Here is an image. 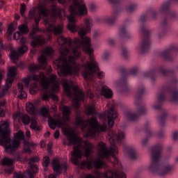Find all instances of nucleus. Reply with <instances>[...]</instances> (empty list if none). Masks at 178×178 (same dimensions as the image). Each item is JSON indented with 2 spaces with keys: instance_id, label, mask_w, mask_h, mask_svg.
I'll list each match as a JSON object with an SVG mask.
<instances>
[{
  "instance_id": "obj_1",
  "label": "nucleus",
  "mask_w": 178,
  "mask_h": 178,
  "mask_svg": "<svg viewBox=\"0 0 178 178\" xmlns=\"http://www.w3.org/2000/svg\"><path fill=\"white\" fill-rule=\"evenodd\" d=\"M85 29L79 31L80 38H75L74 41L70 38L59 36L57 42L60 45V57L54 65L58 70V74L60 77L78 76L82 70V76L86 81L85 88L86 95L90 99V104L86 106L88 115H98L104 120H108V126L111 129L114 126V121L118 118L115 109L117 106L115 101H109L106 104V111L97 113L96 107L97 100L104 97L111 99L113 91L106 86H102L95 81V78L102 79L105 76L104 72L99 71L98 62L94 58V49L91 47V39L87 34L91 33L92 19L86 17L84 19Z\"/></svg>"
},
{
  "instance_id": "obj_2",
  "label": "nucleus",
  "mask_w": 178,
  "mask_h": 178,
  "mask_svg": "<svg viewBox=\"0 0 178 178\" xmlns=\"http://www.w3.org/2000/svg\"><path fill=\"white\" fill-rule=\"evenodd\" d=\"M63 5L65 7L69 6L70 15H67L68 20L67 28L72 33L78 32L79 34L81 29H86L83 26L76 25L77 16H84L87 15V7L83 3V0H43V2L39 5V13L37 15V10L35 8L29 11V18L34 19L35 26H33L32 31L29 33L31 39V45L33 48L43 47L46 43L45 38L41 35H38L40 32V21L41 17H44V24L47 32L53 33L55 35H60L63 32V26H56V18L60 20L66 18V13L65 10L58 7V3Z\"/></svg>"
},
{
  "instance_id": "obj_3",
  "label": "nucleus",
  "mask_w": 178,
  "mask_h": 178,
  "mask_svg": "<svg viewBox=\"0 0 178 178\" xmlns=\"http://www.w3.org/2000/svg\"><path fill=\"white\" fill-rule=\"evenodd\" d=\"M177 71L178 65L175 68L170 70H166L164 65H159L156 67H151L149 70L144 71L142 73V77L143 79H149L152 83H155L157 79L156 72L165 79V82L159 92L156 100L153 105L154 110L159 111L158 120L161 127L165 126L168 115L167 111L162 108L163 103L166 101L178 103V87L173 88V86H175L178 82L176 76Z\"/></svg>"
},
{
  "instance_id": "obj_4",
  "label": "nucleus",
  "mask_w": 178,
  "mask_h": 178,
  "mask_svg": "<svg viewBox=\"0 0 178 178\" xmlns=\"http://www.w3.org/2000/svg\"><path fill=\"white\" fill-rule=\"evenodd\" d=\"M54 58V49L52 47H47L42 50V54L38 58L39 64L31 63L29 66V70L31 73L29 77L22 79L23 83L27 88H30V92L32 95L35 94L38 90V83L42 86L43 90L45 92L42 98L44 101H48L51 99L53 101L58 102V95H55V88L54 86L58 85V76L51 74L50 77H47L45 73L40 72L39 74H35L38 71L45 70L47 68L48 58ZM34 81L31 85V82ZM31 86V87H30Z\"/></svg>"
},
{
  "instance_id": "obj_5",
  "label": "nucleus",
  "mask_w": 178,
  "mask_h": 178,
  "mask_svg": "<svg viewBox=\"0 0 178 178\" xmlns=\"http://www.w3.org/2000/svg\"><path fill=\"white\" fill-rule=\"evenodd\" d=\"M10 122L8 120L0 122V145L4 147L6 152L16 150L21 145V141L25 140V133L22 130L17 132L15 139L10 138Z\"/></svg>"
},
{
  "instance_id": "obj_6",
  "label": "nucleus",
  "mask_w": 178,
  "mask_h": 178,
  "mask_svg": "<svg viewBox=\"0 0 178 178\" xmlns=\"http://www.w3.org/2000/svg\"><path fill=\"white\" fill-rule=\"evenodd\" d=\"M163 148V145L160 143L156 144L151 148V160L149 165L147 166V170L153 175L163 176L173 170V165L162 163Z\"/></svg>"
},
{
  "instance_id": "obj_7",
  "label": "nucleus",
  "mask_w": 178,
  "mask_h": 178,
  "mask_svg": "<svg viewBox=\"0 0 178 178\" xmlns=\"http://www.w3.org/2000/svg\"><path fill=\"white\" fill-rule=\"evenodd\" d=\"M88 124L90 127L87 129ZM75 126L76 127H80L83 132L87 129L85 132L86 138H95L97 136H99V134L105 133L108 130L107 124H99L98 120L95 117L91 118L90 120H85L81 113H79L75 118Z\"/></svg>"
},
{
  "instance_id": "obj_8",
  "label": "nucleus",
  "mask_w": 178,
  "mask_h": 178,
  "mask_svg": "<svg viewBox=\"0 0 178 178\" xmlns=\"http://www.w3.org/2000/svg\"><path fill=\"white\" fill-rule=\"evenodd\" d=\"M178 3V0H167L163 2L159 10V13L165 15L161 18L157 37L159 39H162L169 31L170 28V19H176L177 14L175 11L171 10V6Z\"/></svg>"
},
{
  "instance_id": "obj_9",
  "label": "nucleus",
  "mask_w": 178,
  "mask_h": 178,
  "mask_svg": "<svg viewBox=\"0 0 178 178\" xmlns=\"http://www.w3.org/2000/svg\"><path fill=\"white\" fill-rule=\"evenodd\" d=\"M158 15L159 12L152 9L147 14H142L139 17V22L141 24L140 27L141 40L137 47V49L140 54H145L148 53L152 45L150 41V31L147 29L145 23L147 19L148 16H150L152 19H156Z\"/></svg>"
},
{
  "instance_id": "obj_10",
  "label": "nucleus",
  "mask_w": 178,
  "mask_h": 178,
  "mask_svg": "<svg viewBox=\"0 0 178 178\" xmlns=\"http://www.w3.org/2000/svg\"><path fill=\"white\" fill-rule=\"evenodd\" d=\"M61 83L65 95L71 99L74 104V107L80 108L81 102H84L86 95L82 90L79 89V86H74V82L71 79H61Z\"/></svg>"
},
{
  "instance_id": "obj_11",
  "label": "nucleus",
  "mask_w": 178,
  "mask_h": 178,
  "mask_svg": "<svg viewBox=\"0 0 178 178\" xmlns=\"http://www.w3.org/2000/svg\"><path fill=\"white\" fill-rule=\"evenodd\" d=\"M19 31H17L13 35L15 40H20V43L22 44L17 50H12L10 52V58L14 63L19 60V58L25 54L28 51V47L25 44L27 42V39L24 36L30 32L29 27L27 24H22L18 27Z\"/></svg>"
},
{
  "instance_id": "obj_12",
  "label": "nucleus",
  "mask_w": 178,
  "mask_h": 178,
  "mask_svg": "<svg viewBox=\"0 0 178 178\" xmlns=\"http://www.w3.org/2000/svg\"><path fill=\"white\" fill-rule=\"evenodd\" d=\"M145 92V88L143 84L138 86L136 95V112L128 111L126 113V117L128 121L131 122H137L139 117L144 115L147 113V107L145 103L142 101L143 95Z\"/></svg>"
},
{
  "instance_id": "obj_13",
  "label": "nucleus",
  "mask_w": 178,
  "mask_h": 178,
  "mask_svg": "<svg viewBox=\"0 0 178 178\" xmlns=\"http://www.w3.org/2000/svg\"><path fill=\"white\" fill-rule=\"evenodd\" d=\"M120 72L121 74V77L115 81V85L118 88L119 92L123 94L128 93L129 88L127 82V78L129 75L136 76L138 72V68L134 67L129 70H126L124 67H120Z\"/></svg>"
},
{
  "instance_id": "obj_14",
  "label": "nucleus",
  "mask_w": 178,
  "mask_h": 178,
  "mask_svg": "<svg viewBox=\"0 0 178 178\" xmlns=\"http://www.w3.org/2000/svg\"><path fill=\"white\" fill-rule=\"evenodd\" d=\"M25 160L28 161L29 169L24 173L15 172L13 178H34V174H36L38 170V165L35 163L40 161V159L38 156H32L29 159L25 157Z\"/></svg>"
},
{
  "instance_id": "obj_15",
  "label": "nucleus",
  "mask_w": 178,
  "mask_h": 178,
  "mask_svg": "<svg viewBox=\"0 0 178 178\" xmlns=\"http://www.w3.org/2000/svg\"><path fill=\"white\" fill-rule=\"evenodd\" d=\"M108 1L113 5V8L111 16L104 17V24L109 26H113L123 10L121 6L123 0H108Z\"/></svg>"
},
{
  "instance_id": "obj_16",
  "label": "nucleus",
  "mask_w": 178,
  "mask_h": 178,
  "mask_svg": "<svg viewBox=\"0 0 178 178\" xmlns=\"http://www.w3.org/2000/svg\"><path fill=\"white\" fill-rule=\"evenodd\" d=\"M72 106H63L62 112L63 120L50 118L48 120V124L50 129L55 130L56 127H63L66 122H70V115L72 114Z\"/></svg>"
},
{
  "instance_id": "obj_17",
  "label": "nucleus",
  "mask_w": 178,
  "mask_h": 178,
  "mask_svg": "<svg viewBox=\"0 0 178 178\" xmlns=\"http://www.w3.org/2000/svg\"><path fill=\"white\" fill-rule=\"evenodd\" d=\"M17 74L16 67H10L7 73V79L6 81V86L3 88L0 89V98H3L9 91L12 87L13 83L15 81ZM3 79V72L0 69V83H1Z\"/></svg>"
},
{
  "instance_id": "obj_18",
  "label": "nucleus",
  "mask_w": 178,
  "mask_h": 178,
  "mask_svg": "<svg viewBox=\"0 0 178 178\" xmlns=\"http://www.w3.org/2000/svg\"><path fill=\"white\" fill-rule=\"evenodd\" d=\"M83 178H127V175L124 171H95L94 175L91 174H83Z\"/></svg>"
},
{
  "instance_id": "obj_19",
  "label": "nucleus",
  "mask_w": 178,
  "mask_h": 178,
  "mask_svg": "<svg viewBox=\"0 0 178 178\" xmlns=\"http://www.w3.org/2000/svg\"><path fill=\"white\" fill-rule=\"evenodd\" d=\"M51 165L56 174H50L49 178H56L63 172L67 171V161L66 160L60 162L58 159H53Z\"/></svg>"
},
{
  "instance_id": "obj_20",
  "label": "nucleus",
  "mask_w": 178,
  "mask_h": 178,
  "mask_svg": "<svg viewBox=\"0 0 178 178\" xmlns=\"http://www.w3.org/2000/svg\"><path fill=\"white\" fill-rule=\"evenodd\" d=\"M173 52H178V44H172L159 52V56L164 60L172 63L175 60L172 56Z\"/></svg>"
},
{
  "instance_id": "obj_21",
  "label": "nucleus",
  "mask_w": 178,
  "mask_h": 178,
  "mask_svg": "<svg viewBox=\"0 0 178 178\" xmlns=\"http://www.w3.org/2000/svg\"><path fill=\"white\" fill-rule=\"evenodd\" d=\"M15 159L4 156L1 160V164L3 167V172L7 175H11L14 172Z\"/></svg>"
},
{
  "instance_id": "obj_22",
  "label": "nucleus",
  "mask_w": 178,
  "mask_h": 178,
  "mask_svg": "<svg viewBox=\"0 0 178 178\" xmlns=\"http://www.w3.org/2000/svg\"><path fill=\"white\" fill-rule=\"evenodd\" d=\"M131 24V19L128 18L124 20V24L120 29L119 37L122 40H129L131 38V35L127 31L128 27Z\"/></svg>"
},
{
  "instance_id": "obj_23",
  "label": "nucleus",
  "mask_w": 178,
  "mask_h": 178,
  "mask_svg": "<svg viewBox=\"0 0 178 178\" xmlns=\"http://www.w3.org/2000/svg\"><path fill=\"white\" fill-rule=\"evenodd\" d=\"M41 101L40 99H36L33 102H27L26 104L27 112L32 115H35L38 111V107Z\"/></svg>"
},
{
  "instance_id": "obj_24",
  "label": "nucleus",
  "mask_w": 178,
  "mask_h": 178,
  "mask_svg": "<svg viewBox=\"0 0 178 178\" xmlns=\"http://www.w3.org/2000/svg\"><path fill=\"white\" fill-rule=\"evenodd\" d=\"M149 122H146L144 126V130L145 131V138L142 140V145L147 146L148 141L154 136V133L149 129Z\"/></svg>"
},
{
  "instance_id": "obj_25",
  "label": "nucleus",
  "mask_w": 178,
  "mask_h": 178,
  "mask_svg": "<svg viewBox=\"0 0 178 178\" xmlns=\"http://www.w3.org/2000/svg\"><path fill=\"white\" fill-rule=\"evenodd\" d=\"M36 147V143L25 140L24 145V151L25 153L31 154Z\"/></svg>"
},
{
  "instance_id": "obj_26",
  "label": "nucleus",
  "mask_w": 178,
  "mask_h": 178,
  "mask_svg": "<svg viewBox=\"0 0 178 178\" xmlns=\"http://www.w3.org/2000/svg\"><path fill=\"white\" fill-rule=\"evenodd\" d=\"M138 8V4L135 2H129L126 4L125 10L128 13H132Z\"/></svg>"
},
{
  "instance_id": "obj_27",
  "label": "nucleus",
  "mask_w": 178,
  "mask_h": 178,
  "mask_svg": "<svg viewBox=\"0 0 178 178\" xmlns=\"http://www.w3.org/2000/svg\"><path fill=\"white\" fill-rule=\"evenodd\" d=\"M19 97L20 99L27 98V94L24 90V85L22 83H18Z\"/></svg>"
},
{
  "instance_id": "obj_28",
  "label": "nucleus",
  "mask_w": 178,
  "mask_h": 178,
  "mask_svg": "<svg viewBox=\"0 0 178 178\" xmlns=\"http://www.w3.org/2000/svg\"><path fill=\"white\" fill-rule=\"evenodd\" d=\"M39 114L43 118H48L49 115V108L47 106H42L39 110Z\"/></svg>"
},
{
  "instance_id": "obj_29",
  "label": "nucleus",
  "mask_w": 178,
  "mask_h": 178,
  "mask_svg": "<svg viewBox=\"0 0 178 178\" xmlns=\"http://www.w3.org/2000/svg\"><path fill=\"white\" fill-rule=\"evenodd\" d=\"M17 29V24H11L8 28V33L9 36H12Z\"/></svg>"
},
{
  "instance_id": "obj_30",
  "label": "nucleus",
  "mask_w": 178,
  "mask_h": 178,
  "mask_svg": "<svg viewBox=\"0 0 178 178\" xmlns=\"http://www.w3.org/2000/svg\"><path fill=\"white\" fill-rule=\"evenodd\" d=\"M110 58H111V51L104 50L102 55V59L105 62H108Z\"/></svg>"
},
{
  "instance_id": "obj_31",
  "label": "nucleus",
  "mask_w": 178,
  "mask_h": 178,
  "mask_svg": "<svg viewBox=\"0 0 178 178\" xmlns=\"http://www.w3.org/2000/svg\"><path fill=\"white\" fill-rule=\"evenodd\" d=\"M31 128L36 131H40V129L38 127V121L35 119H32L31 121Z\"/></svg>"
},
{
  "instance_id": "obj_32",
  "label": "nucleus",
  "mask_w": 178,
  "mask_h": 178,
  "mask_svg": "<svg viewBox=\"0 0 178 178\" xmlns=\"http://www.w3.org/2000/svg\"><path fill=\"white\" fill-rule=\"evenodd\" d=\"M50 162H51V160L49 159V156H44L43 158L42 165L44 168V172L48 171V166L49 165Z\"/></svg>"
},
{
  "instance_id": "obj_33",
  "label": "nucleus",
  "mask_w": 178,
  "mask_h": 178,
  "mask_svg": "<svg viewBox=\"0 0 178 178\" xmlns=\"http://www.w3.org/2000/svg\"><path fill=\"white\" fill-rule=\"evenodd\" d=\"M22 120L23 124L25 125H29L31 122V119L28 115H24L22 116Z\"/></svg>"
},
{
  "instance_id": "obj_34",
  "label": "nucleus",
  "mask_w": 178,
  "mask_h": 178,
  "mask_svg": "<svg viewBox=\"0 0 178 178\" xmlns=\"http://www.w3.org/2000/svg\"><path fill=\"white\" fill-rule=\"evenodd\" d=\"M121 49H122V56H123V58L124 59H127L128 58V50H127V49L124 46H122Z\"/></svg>"
},
{
  "instance_id": "obj_35",
  "label": "nucleus",
  "mask_w": 178,
  "mask_h": 178,
  "mask_svg": "<svg viewBox=\"0 0 178 178\" xmlns=\"http://www.w3.org/2000/svg\"><path fill=\"white\" fill-rule=\"evenodd\" d=\"M26 10V4L25 3L22 4L20 7V15H22V17H25Z\"/></svg>"
},
{
  "instance_id": "obj_36",
  "label": "nucleus",
  "mask_w": 178,
  "mask_h": 178,
  "mask_svg": "<svg viewBox=\"0 0 178 178\" xmlns=\"http://www.w3.org/2000/svg\"><path fill=\"white\" fill-rule=\"evenodd\" d=\"M98 8V6L95 3H90V10L91 12H95L97 11V9Z\"/></svg>"
},
{
  "instance_id": "obj_37",
  "label": "nucleus",
  "mask_w": 178,
  "mask_h": 178,
  "mask_svg": "<svg viewBox=\"0 0 178 178\" xmlns=\"http://www.w3.org/2000/svg\"><path fill=\"white\" fill-rule=\"evenodd\" d=\"M107 43L109 46L113 47L115 44V40L113 38H108L107 40Z\"/></svg>"
},
{
  "instance_id": "obj_38",
  "label": "nucleus",
  "mask_w": 178,
  "mask_h": 178,
  "mask_svg": "<svg viewBox=\"0 0 178 178\" xmlns=\"http://www.w3.org/2000/svg\"><path fill=\"white\" fill-rule=\"evenodd\" d=\"M95 22L97 24H105V20H104V17H97L95 19Z\"/></svg>"
},
{
  "instance_id": "obj_39",
  "label": "nucleus",
  "mask_w": 178,
  "mask_h": 178,
  "mask_svg": "<svg viewBox=\"0 0 178 178\" xmlns=\"http://www.w3.org/2000/svg\"><path fill=\"white\" fill-rule=\"evenodd\" d=\"M172 139L174 141L178 140V131H175L172 133Z\"/></svg>"
},
{
  "instance_id": "obj_40",
  "label": "nucleus",
  "mask_w": 178,
  "mask_h": 178,
  "mask_svg": "<svg viewBox=\"0 0 178 178\" xmlns=\"http://www.w3.org/2000/svg\"><path fill=\"white\" fill-rule=\"evenodd\" d=\"M60 136V132L59 131V130H56L55 133H54V138L56 139L59 138V136Z\"/></svg>"
},
{
  "instance_id": "obj_41",
  "label": "nucleus",
  "mask_w": 178,
  "mask_h": 178,
  "mask_svg": "<svg viewBox=\"0 0 178 178\" xmlns=\"http://www.w3.org/2000/svg\"><path fill=\"white\" fill-rule=\"evenodd\" d=\"M158 136L159 138H163L164 137V134H163V130H160L159 132H158Z\"/></svg>"
},
{
  "instance_id": "obj_42",
  "label": "nucleus",
  "mask_w": 178,
  "mask_h": 178,
  "mask_svg": "<svg viewBox=\"0 0 178 178\" xmlns=\"http://www.w3.org/2000/svg\"><path fill=\"white\" fill-rule=\"evenodd\" d=\"M0 46H1L0 51L3 50L4 44L1 42H0ZM1 56H2V54H1V52L0 51V58H1Z\"/></svg>"
},
{
  "instance_id": "obj_43",
  "label": "nucleus",
  "mask_w": 178,
  "mask_h": 178,
  "mask_svg": "<svg viewBox=\"0 0 178 178\" xmlns=\"http://www.w3.org/2000/svg\"><path fill=\"white\" fill-rule=\"evenodd\" d=\"M6 104V101H0V108L2 109V107H4Z\"/></svg>"
},
{
  "instance_id": "obj_44",
  "label": "nucleus",
  "mask_w": 178,
  "mask_h": 178,
  "mask_svg": "<svg viewBox=\"0 0 178 178\" xmlns=\"http://www.w3.org/2000/svg\"><path fill=\"white\" fill-rule=\"evenodd\" d=\"M5 115V111L3 108H0V116L3 117Z\"/></svg>"
},
{
  "instance_id": "obj_45",
  "label": "nucleus",
  "mask_w": 178,
  "mask_h": 178,
  "mask_svg": "<svg viewBox=\"0 0 178 178\" xmlns=\"http://www.w3.org/2000/svg\"><path fill=\"white\" fill-rule=\"evenodd\" d=\"M98 36H99V32L95 31L94 33H93L94 38H98Z\"/></svg>"
},
{
  "instance_id": "obj_46",
  "label": "nucleus",
  "mask_w": 178,
  "mask_h": 178,
  "mask_svg": "<svg viewBox=\"0 0 178 178\" xmlns=\"http://www.w3.org/2000/svg\"><path fill=\"white\" fill-rule=\"evenodd\" d=\"M5 2L2 0H0V8H1L3 5H4Z\"/></svg>"
},
{
  "instance_id": "obj_47",
  "label": "nucleus",
  "mask_w": 178,
  "mask_h": 178,
  "mask_svg": "<svg viewBox=\"0 0 178 178\" xmlns=\"http://www.w3.org/2000/svg\"><path fill=\"white\" fill-rule=\"evenodd\" d=\"M15 19H17V20H19L21 19V17L19 15H15Z\"/></svg>"
},
{
  "instance_id": "obj_48",
  "label": "nucleus",
  "mask_w": 178,
  "mask_h": 178,
  "mask_svg": "<svg viewBox=\"0 0 178 178\" xmlns=\"http://www.w3.org/2000/svg\"><path fill=\"white\" fill-rule=\"evenodd\" d=\"M172 146H168V147H167V151H168V152H170L172 151Z\"/></svg>"
},
{
  "instance_id": "obj_49",
  "label": "nucleus",
  "mask_w": 178,
  "mask_h": 178,
  "mask_svg": "<svg viewBox=\"0 0 178 178\" xmlns=\"http://www.w3.org/2000/svg\"><path fill=\"white\" fill-rule=\"evenodd\" d=\"M26 136L28 137V138H30L31 137V131H26Z\"/></svg>"
},
{
  "instance_id": "obj_50",
  "label": "nucleus",
  "mask_w": 178,
  "mask_h": 178,
  "mask_svg": "<svg viewBox=\"0 0 178 178\" xmlns=\"http://www.w3.org/2000/svg\"><path fill=\"white\" fill-rule=\"evenodd\" d=\"M31 53H33V54H35V51L31 50Z\"/></svg>"
},
{
  "instance_id": "obj_51",
  "label": "nucleus",
  "mask_w": 178,
  "mask_h": 178,
  "mask_svg": "<svg viewBox=\"0 0 178 178\" xmlns=\"http://www.w3.org/2000/svg\"><path fill=\"white\" fill-rule=\"evenodd\" d=\"M175 161H176V163H178V156L176 157Z\"/></svg>"
},
{
  "instance_id": "obj_52",
  "label": "nucleus",
  "mask_w": 178,
  "mask_h": 178,
  "mask_svg": "<svg viewBox=\"0 0 178 178\" xmlns=\"http://www.w3.org/2000/svg\"><path fill=\"white\" fill-rule=\"evenodd\" d=\"M17 161H19V160H20V156H19V155H18V157H17Z\"/></svg>"
},
{
  "instance_id": "obj_53",
  "label": "nucleus",
  "mask_w": 178,
  "mask_h": 178,
  "mask_svg": "<svg viewBox=\"0 0 178 178\" xmlns=\"http://www.w3.org/2000/svg\"><path fill=\"white\" fill-rule=\"evenodd\" d=\"M86 61V57H83V63Z\"/></svg>"
},
{
  "instance_id": "obj_54",
  "label": "nucleus",
  "mask_w": 178,
  "mask_h": 178,
  "mask_svg": "<svg viewBox=\"0 0 178 178\" xmlns=\"http://www.w3.org/2000/svg\"><path fill=\"white\" fill-rule=\"evenodd\" d=\"M2 26V23H0V28H1Z\"/></svg>"
},
{
  "instance_id": "obj_55",
  "label": "nucleus",
  "mask_w": 178,
  "mask_h": 178,
  "mask_svg": "<svg viewBox=\"0 0 178 178\" xmlns=\"http://www.w3.org/2000/svg\"><path fill=\"white\" fill-rule=\"evenodd\" d=\"M170 156L169 155V156H168V157H167V159H170Z\"/></svg>"
},
{
  "instance_id": "obj_56",
  "label": "nucleus",
  "mask_w": 178,
  "mask_h": 178,
  "mask_svg": "<svg viewBox=\"0 0 178 178\" xmlns=\"http://www.w3.org/2000/svg\"><path fill=\"white\" fill-rule=\"evenodd\" d=\"M51 71H52V68H50V71L49 72H51Z\"/></svg>"
}]
</instances>
